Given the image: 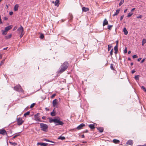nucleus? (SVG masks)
Wrapping results in <instances>:
<instances>
[{
  "mask_svg": "<svg viewBox=\"0 0 146 146\" xmlns=\"http://www.w3.org/2000/svg\"><path fill=\"white\" fill-rule=\"evenodd\" d=\"M48 119H49V122L50 123L54 122L55 126H63L64 125V122L60 121V118L59 117H55L53 119L49 117Z\"/></svg>",
  "mask_w": 146,
  "mask_h": 146,
  "instance_id": "f257e3e1",
  "label": "nucleus"
},
{
  "mask_svg": "<svg viewBox=\"0 0 146 146\" xmlns=\"http://www.w3.org/2000/svg\"><path fill=\"white\" fill-rule=\"evenodd\" d=\"M68 67V66L67 64H62L60 66L59 70L56 72L57 76H59L60 74L65 71Z\"/></svg>",
  "mask_w": 146,
  "mask_h": 146,
  "instance_id": "f03ea898",
  "label": "nucleus"
},
{
  "mask_svg": "<svg viewBox=\"0 0 146 146\" xmlns=\"http://www.w3.org/2000/svg\"><path fill=\"white\" fill-rule=\"evenodd\" d=\"M41 130L45 132L47 131L48 126L46 124L41 123L40 124Z\"/></svg>",
  "mask_w": 146,
  "mask_h": 146,
  "instance_id": "7ed1b4c3",
  "label": "nucleus"
},
{
  "mask_svg": "<svg viewBox=\"0 0 146 146\" xmlns=\"http://www.w3.org/2000/svg\"><path fill=\"white\" fill-rule=\"evenodd\" d=\"M14 90L19 92H21L22 93L24 92V90L19 84L15 86L14 87Z\"/></svg>",
  "mask_w": 146,
  "mask_h": 146,
  "instance_id": "20e7f679",
  "label": "nucleus"
},
{
  "mask_svg": "<svg viewBox=\"0 0 146 146\" xmlns=\"http://www.w3.org/2000/svg\"><path fill=\"white\" fill-rule=\"evenodd\" d=\"M39 114V113H37L34 115V120L37 121L42 122L41 120L40 119L39 117L38 116Z\"/></svg>",
  "mask_w": 146,
  "mask_h": 146,
  "instance_id": "39448f33",
  "label": "nucleus"
},
{
  "mask_svg": "<svg viewBox=\"0 0 146 146\" xmlns=\"http://www.w3.org/2000/svg\"><path fill=\"white\" fill-rule=\"evenodd\" d=\"M17 124L18 125H20L22 124L23 123V121L22 120V119L21 117L17 118Z\"/></svg>",
  "mask_w": 146,
  "mask_h": 146,
  "instance_id": "423d86ee",
  "label": "nucleus"
},
{
  "mask_svg": "<svg viewBox=\"0 0 146 146\" xmlns=\"http://www.w3.org/2000/svg\"><path fill=\"white\" fill-rule=\"evenodd\" d=\"M0 134L3 135H7V134L5 130L4 129H0Z\"/></svg>",
  "mask_w": 146,
  "mask_h": 146,
  "instance_id": "0eeeda50",
  "label": "nucleus"
},
{
  "mask_svg": "<svg viewBox=\"0 0 146 146\" xmlns=\"http://www.w3.org/2000/svg\"><path fill=\"white\" fill-rule=\"evenodd\" d=\"M23 28L21 25L20 26V27L18 28L17 30V31L19 33H23Z\"/></svg>",
  "mask_w": 146,
  "mask_h": 146,
  "instance_id": "6e6552de",
  "label": "nucleus"
},
{
  "mask_svg": "<svg viewBox=\"0 0 146 146\" xmlns=\"http://www.w3.org/2000/svg\"><path fill=\"white\" fill-rule=\"evenodd\" d=\"M85 124L82 123L80 125H79V126H78L76 128L78 130H80L81 129H82L83 127L85 126Z\"/></svg>",
  "mask_w": 146,
  "mask_h": 146,
  "instance_id": "1a4fd4ad",
  "label": "nucleus"
},
{
  "mask_svg": "<svg viewBox=\"0 0 146 146\" xmlns=\"http://www.w3.org/2000/svg\"><path fill=\"white\" fill-rule=\"evenodd\" d=\"M58 100L57 99H55L53 101L52 104L53 107H57V103Z\"/></svg>",
  "mask_w": 146,
  "mask_h": 146,
  "instance_id": "9d476101",
  "label": "nucleus"
},
{
  "mask_svg": "<svg viewBox=\"0 0 146 146\" xmlns=\"http://www.w3.org/2000/svg\"><path fill=\"white\" fill-rule=\"evenodd\" d=\"M48 144L45 143H38L37 145L42 146H47Z\"/></svg>",
  "mask_w": 146,
  "mask_h": 146,
  "instance_id": "9b49d317",
  "label": "nucleus"
},
{
  "mask_svg": "<svg viewBox=\"0 0 146 146\" xmlns=\"http://www.w3.org/2000/svg\"><path fill=\"white\" fill-rule=\"evenodd\" d=\"M12 27L11 25H9L7 27H6L5 29V31H7L11 29L12 28Z\"/></svg>",
  "mask_w": 146,
  "mask_h": 146,
  "instance_id": "f8f14e48",
  "label": "nucleus"
},
{
  "mask_svg": "<svg viewBox=\"0 0 146 146\" xmlns=\"http://www.w3.org/2000/svg\"><path fill=\"white\" fill-rule=\"evenodd\" d=\"M52 2L54 3H55V5L58 7L59 5V0H56L55 2L54 3V1H53Z\"/></svg>",
  "mask_w": 146,
  "mask_h": 146,
  "instance_id": "ddd939ff",
  "label": "nucleus"
},
{
  "mask_svg": "<svg viewBox=\"0 0 146 146\" xmlns=\"http://www.w3.org/2000/svg\"><path fill=\"white\" fill-rule=\"evenodd\" d=\"M133 141L131 140H128L126 144L128 145H132L133 144Z\"/></svg>",
  "mask_w": 146,
  "mask_h": 146,
  "instance_id": "4468645a",
  "label": "nucleus"
},
{
  "mask_svg": "<svg viewBox=\"0 0 146 146\" xmlns=\"http://www.w3.org/2000/svg\"><path fill=\"white\" fill-rule=\"evenodd\" d=\"M108 24V22L106 19H105L104 21L103 24V26H104L106 25H107Z\"/></svg>",
  "mask_w": 146,
  "mask_h": 146,
  "instance_id": "2eb2a0df",
  "label": "nucleus"
},
{
  "mask_svg": "<svg viewBox=\"0 0 146 146\" xmlns=\"http://www.w3.org/2000/svg\"><path fill=\"white\" fill-rule=\"evenodd\" d=\"M82 11L84 12H87L89 10V9L88 8L83 7L82 8Z\"/></svg>",
  "mask_w": 146,
  "mask_h": 146,
  "instance_id": "dca6fc26",
  "label": "nucleus"
},
{
  "mask_svg": "<svg viewBox=\"0 0 146 146\" xmlns=\"http://www.w3.org/2000/svg\"><path fill=\"white\" fill-rule=\"evenodd\" d=\"M19 7V5L18 4H17L15 5L14 8V10L15 11H16L18 10V7Z\"/></svg>",
  "mask_w": 146,
  "mask_h": 146,
  "instance_id": "f3484780",
  "label": "nucleus"
},
{
  "mask_svg": "<svg viewBox=\"0 0 146 146\" xmlns=\"http://www.w3.org/2000/svg\"><path fill=\"white\" fill-rule=\"evenodd\" d=\"M89 127L92 129H93L95 128L94 125V124H90L89 125Z\"/></svg>",
  "mask_w": 146,
  "mask_h": 146,
  "instance_id": "a211bd4d",
  "label": "nucleus"
},
{
  "mask_svg": "<svg viewBox=\"0 0 146 146\" xmlns=\"http://www.w3.org/2000/svg\"><path fill=\"white\" fill-rule=\"evenodd\" d=\"M113 141L114 143L115 144L118 143L120 142V141L119 140L116 139H113Z\"/></svg>",
  "mask_w": 146,
  "mask_h": 146,
  "instance_id": "6ab92c4d",
  "label": "nucleus"
},
{
  "mask_svg": "<svg viewBox=\"0 0 146 146\" xmlns=\"http://www.w3.org/2000/svg\"><path fill=\"white\" fill-rule=\"evenodd\" d=\"M123 31L125 35H127L128 33V32L126 29V28L125 27L123 28Z\"/></svg>",
  "mask_w": 146,
  "mask_h": 146,
  "instance_id": "aec40b11",
  "label": "nucleus"
},
{
  "mask_svg": "<svg viewBox=\"0 0 146 146\" xmlns=\"http://www.w3.org/2000/svg\"><path fill=\"white\" fill-rule=\"evenodd\" d=\"M98 129V131L101 133L102 132L104 131V129L102 127H98L97 128Z\"/></svg>",
  "mask_w": 146,
  "mask_h": 146,
  "instance_id": "412c9836",
  "label": "nucleus"
},
{
  "mask_svg": "<svg viewBox=\"0 0 146 146\" xmlns=\"http://www.w3.org/2000/svg\"><path fill=\"white\" fill-rule=\"evenodd\" d=\"M58 139H61L62 140H64L65 139V137L64 136H60L58 138Z\"/></svg>",
  "mask_w": 146,
  "mask_h": 146,
  "instance_id": "4be33fe9",
  "label": "nucleus"
},
{
  "mask_svg": "<svg viewBox=\"0 0 146 146\" xmlns=\"http://www.w3.org/2000/svg\"><path fill=\"white\" fill-rule=\"evenodd\" d=\"M54 110L53 111L51 112L50 113L51 115L52 116H54L56 115L55 112L54 111Z\"/></svg>",
  "mask_w": 146,
  "mask_h": 146,
  "instance_id": "5701e85b",
  "label": "nucleus"
},
{
  "mask_svg": "<svg viewBox=\"0 0 146 146\" xmlns=\"http://www.w3.org/2000/svg\"><path fill=\"white\" fill-rule=\"evenodd\" d=\"M12 36V35L10 34L8 36H5V38L6 39H8L10 38H11V37Z\"/></svg>",
  "mask_w": 146,
  "mask_h": 146,
  "instance_id": "b1692460",
  "label": "nucleus"
},
{
  "mask_svg": "<svg viewBox=\"0 0 146 146\" xmlns=\"http://www.w3.org/2000/svg\"><path fill=\"white\" fill-rule=\"evenodd\" d=\"M139 75H137L135 76L134 77V78L136 80H139Z\"/></svg>",
  "mask_w": 146,
  "mask_h": 146,
  "instance_id": "393cba45",
  "label": "nucleus"
},
{
  "mask_svg": "<svg viewBox=\"0 0 146 146\" xmlns=\"http://www.w3.org/2000/svg\"><path fill=\"white\" fill-rule=\"evenodd\" d=\"M9 143L11 145H13V146H15L17 145V143L16 142H9Z\"/></svg>",
  "mask_w": 146,
  "mask_h": 146,
  "instance_id": "a878e982",
  "label": "nucleus"
},
{
  "mask_svg": "<svg viewBox=\"0 0 146 146\" xmlns=\"http://www.w3.org/2000/svg\"><path fill=\"white\" fill-rule=\"evenodd\" d=\"M146 43V40L145 38H143L142 40V45L143 46L144 44Z\"/></svg>",
  "mask_w": 146,
  "mask_h": 146,
  "instance_id": "bb28decb",
  "label": "nucleus"
},
{
  "mask_svg": "<svg viewBox=\"0 0 146 146\" xmlns=\"http://www.w3.org/2000/svg\"><path fill=\"white\" fill-rule=\"evenodd\" d=\"M120 11V9H117L116 10V11L115 13V15H118V14L119 13Z\"/></svg>",
  "mask_w": 146,
  "mask_h": 146,
  "instance_id": "cd10ccee",
  "label": "nucleus"
},
{
  "mask_svg": "<svg viewBox=\"0 0 146 146\" xmlns=\"http://www.w3.org/2000/svg\"><path fill=\"white\" fill-rule=\"evenodd\" d=\"M124 0H121L120 3H119V5L121 6L124 2Z\"/></svg>",
  "mask_w": 146,
  "mask_h": 146,
  "instance_id": "c85d7f7f",
  "label": "nucleus"
},
{
  "mask_svg": "<svg viewBox=\"0 0 146 146\" xmlns=\"http://www.w3.org/2000/svg\"><path fill=\"white\" fill-rule=\"evenodd\" d=\"M29 114L30 112L29 111H28L24 114V116L25 117H26V116H27V115H29Z\"/></svg>",
  "mask_w": 146,
  "mask_h": 146,
  "instance_id": "c756f323",
  "label": "nucleus"
},
{
  "mask_svg": "<svg viewBox=\"0 0 146 146\" xmlns=\"http://www.w3.org/2000/svg\"><path fill=\"white\" fill-rule=\"evenodd\" d=\"M111 47H112V46L111 45V44H109L108 45V51H109L110 50Z\"/></svg>",
  "mask_w": 146,
  "mask_h": 146,
  "instance_id": "7c9ffc66",
  "label": "nucleus"
},
{
  "mask_svg": "<svg viewBox=\"0 0 146 146\" xmlns=\"http://www.w3.org/2000/svg\"><path fill=\"white\" fill-rule=\"evenodd\" d=\"M133 14V13H128V14L127 16V17H131Z\"/></svg>",
  "mask_w": 146,
  "mask_h": 146,
  "instance_id": "2f4dec72",
  "label": "nucleus"
},
{
  "mask_svg": "<svg viewBox=\"0 0 146 146\" xmlns=\"http://www.w3.org/2000/svg\"><path fill=\"white\" fill-rule=\"evenodd\" d=\"M118 46H117V45H116L114 47V50H118Z\"/></svg>",
  "mask_w": 146,
  "mask_h": 146,
  "instance_id": "473e14b6",
  "label": "nucleus"
},
{
  "mask_svg": "<svg viewBox=\"0 0 146 146\" xmlns=\"http://www.w3.org/2000/svg\"><path fill=\"white\" fill-rule=\"evenodd\" d=\"M44 140L45 141H46L52 142V143H55V142L51 141H50V140H48V139H45Z\"/></svg>",
  "mask_w": 146,
  "mask_h": 146,
  "instance_id": "72a5a7b5",
  "label": "nucleus"
},
{
  "mask_svg": "<svg viewBox=\"0 0 146 146\" xmlns=\"http://www.w3.org/2000/svg\"><path fill=\"white\" fill-rule=\"evenodd\" d=\"M44 37V35L43 34H41L40 35V38L43 39Z\"/></svg>",
  "mask_w": 146,
  "mask_h": 146,
  "instance_id": "f704fd0d",
  "label": "nucleus"
},
{
  "mask_svg": "<svg viewBox=\"0 0 146 146\" xmlns=\"http://www.w3.org/2000/svg\"><path fill=\"white\" fill-rule=\"evenodd\" d=\"M141 88L144 90V91L145 92H146V89H145V88L143 86H142L141 87Z\"/></svg>",
  "mask_w": 146,
  "mask_h": 146,
  "instance_id": "c9c22d12",
  "label": "nucleus"
},
{
  "mask_svg": "<svg viewBox=\"0 0 146 146\" xmlns=\"http://www.w3.org/2000/svg\"><path fill=\"white\" fill-rule=\"evenodd\" d=\"M2 34L3 35H5L7 34V33L6 32L7 31H5V30H4L3 31Z\"/></svg>",
  "mask_w": 146,
  "mask_h": 146,
  "instance_id": "e433bc0d",
  "label": "nucleus"
},
{
  "mask_svg": "<svg viewBox=\"0 0 146 146\" xmlns=\"http://www.w3.org/2000/svg\"><path fill=\"white\" fill-rule=\"evenodd\" d=\"M35 103H33L32 104H31V105L30 107V108H33V107H34V106H35Z\"/></svg>",
  "mask_w": 146,
  "mask_h": 146,
  "instance_id": "4c0bfd02",
  "label": "nucleus"
},
{
  "mask_svg": "<svg viewBox=\"0 0 146 146\" xmlns=\"http://www.w3.org/2000/svg\"><path fill=\"white\" fill-rule=\"evenodd\" d=\"M113 26L112 25H109L108 27V29L109 30H111V28Z\"/></svg>",
  "mask_w": 146,
  "mask_h": 146,
  "instance_id": "58836bf2",
  "label": "nucleus"
},
{
  "mask_svg": "<svg viewBox=\"0 0 146 146\" xmlns=\"http://www.w3.org/2000/svg\"><path fill=\"white\" fill-rule=\"evenodd\" d=\"M124 15H123L121 16L120 18V21H121L122 20L123 18L124 17Z\"/></svg>",
  "mask_w": 146,
  "mask_h": 146,
  "instance_id": "ea45409f",
  "label": "nucleus"
},
{
  "mask_svg": "<svg viewBox=\"0 0 146 146\" xmlns=\"http://www.w3.org/2000/svg\"><path fill=\"white\" fill-rule=\"evenodd\" d=\"M143 17L142 15H140L139 16H137L136 17L138 19H141Z\"/></svg>",
  "mask_w": 146,
  "mask_h": 146,
  "instance_id": "a19ab883",
  "label": "nucleus"
},
{
  "mask_svg": "<svg viewBox=\"0 0 146 146\" xmlns=\"http://www.w3.org/2000/svg\"><path fill=\"white\" fill-rule=\"evenodd\" d=\"M113 49L111 50L110 51V54L111 56L113 54Z\"/></svg>",
  "mask_w": 146,
  "mask_h": 146,
  "instance_id": "79ce46f5",
  "label": "nucleus"
},
{
  "mask_svg": "<svg viewBox=\"0 0 146 146\" xmlns=\"http://www.w3.org/2000/svg\"><path fill=\"white\" fill-rule=\"evenodd\" d=\"M133 58H135L137 57V56L136 55H134L133 56Z\"/></svg>",
  "mask_w": 146,
  "mask_h": 146,
  "instance_id": "37998d69",
  "label": "nucleus"
},
{
  "mask_svg": "<svg viewBox=\"0 0 146 146\" xmlns=\"http://www.w3.org/2000/svg\"><path fill=\"white\" fill-rule=\"evenodd\" d=\"M127 52V48L126 47L125 50H124V53H126Z\"/></svg>",
  "mask_w": 146,
  "mask_h": 146,
  "instance_id": "c03bdc74",
  "label": "nucleus"
},
{
  "mask_svg": "<svg viewBox=\"0 0 146 146\" xmlns=\"http://www.w3.org/2000/svg\"><path fill=\"white\" fill-rule=\"evenodd\" d=\"M3 19L4 20L6 21L8 19V18L6 17H3Z\"/></svg>",
  "mask_w": 146,
  "mask_h": 146,
  "instance_id": "a18cd8bd",
  "label": "nucleus"
},
{
  "mask_svg": "<svg viewBox=\"0 0 146 146\" xmlns=\"http://www.w3.org/2000/svg\"><path fill=\"white\" fill-rule=\"evenodd\" d=\"M112 65H113V64H111L110 68L112 70H114V69L113 68V67Z\"/></svg>",
  "mask_w": 146,
  "mask_h": 146,
  "instance_id": "49530a36",
  "label": "nucleus"
},
{
  "mask_svg": "<svg viewBox=\"0 0 146 146\" xmlns=\"http://www.w3.org/2000/svg\"><path fill=\"white\" fill-rule=\"evenodd\" d=\"M56 94H52V96H51V98H53L56 96Z\"/></svg>",
  "mask_w": 146,
  "mask_h": 146,
  "instance_id": "de8ad7c7",
  "label": "nucleus"
},
{
  "mask_svg": "<svg viewBox=\"0 0 146 146\" xmlns=\"http://www.w3.org/2000/svg\"><path fill=\"white\" fill-rule=\"evenodd\" d=\"M145 58H144L140 62V63H143L145 59Z\"/></svg>",
  "mask_w": 146,
  "mask_h": 146,
  "instance_id": "09e8293b",
  "label": "nucleus"
},
{
  "mask_svg": "<svg viewBox=\"0 0 146 146\" xmlns=\"http://www.w3.org/2000/svg\"><path fill=\"white\" fill-rule=\"evenodd\" d=\"M46 117L45 116H43L42 117V119H46Z\"/></svg>",
  "mask_w": 146,
  "mask_h": 146,
  "instance_id": "8fccbe9b",
  "label": "nucleus"
},
{
  "mask_svg": "<svg viewBox=\"0 0 146 146\" xmlns=\"http://www.w3.org/2000/svg\"><path fill=\"white\" fill-rule=\"evenodd\" d=\"M13 14V12L12 11H11L9 12V15H12Z\"/></svg>",
  "mask_w": 146,
  "mask_h": 146,
  "instance_id": "3c124183",
  "label": "nucleus"
},
{
  "mask_svg": "<svg viewBox=\"0 0 146 146\" xmlns=\"http://www.w3.org/2000/svg\"><path fill=\"white\" fill-rule=\"evenodd\" d=\"M23 35H24V33H21V34L20 35V38L22 37V36H23Z\"/></svg>",
  "mask_w": 146,
  "mask_h": 146,
  "instance_id": "603ef678",
  "label": "nucleus"
},
{
  "mask_svg": "<svg viewBox=\"0 0 146 146\" xmlns=\"http://www.w3.org/2000/svg\"><path fill=\"white\" fill-rule=\"evenodd\" d=\"M135 72V71L134 70H132L131 71V73L132 74L134 73Z\"/></svg>",
  "mask_w": 146,
  "mask_h": 146,
  "instance_id": "864d4df0",
  "label": "nucleus"
},
{
  "mask_svg": "<svg viewBox=\"0 0 146 146\" xmlns=\"http://www.w3.org/2000/svg\"><path fill=\"white\" fill-rule=\"evenodd\" d=\"M63 64H68V63L67 61H65Z\"/></svg>",
  "mask_w": 146,
  "mask_h": 146,
  "instance_id": "5fc2aeb1",
  "label": "nucleus"
},
{
  "mask_svg": "<svg viewBox=\"0 0 146 146\" xmlns=\"http://www.w3.org/2000/svg\"><path fill=\"white\" fill-rule=\"evenodd\" d=\"M117 52H118V50H115V52H114L115 54H116L117 53Z\"/></svg>",
  "mask_w": 146,
  "mask_h": 146,
  "instance_id": "6e6d98bb",
  "label": "nucleus"
},
{
  "mask_svg": "<svg viewBox=\"0 0 146 146\" xmlns=\"http://www.w3.org/2000/svg\"><path fill=\"white\" fill-rule=\"evenodd\" d=\"M135 9V8H133L131 9V12H132V11H134Z\"/></svg>",
  "mask_w": 146,
  "mask_h": 146,
  "instance_id": "4d7b16f0",
  "label": "nucleus"
},
{
  "mask_svg": "<svg viewBox=\"0 0 146 146\" xmlns=\"http://www.w3.org/2000/svg\"><path fill=\"white\" fill-rule=\"evenodd\" d=\"M127 9H125L124 10V13H125L127 12Z\"/></svg>",
  "mask_w": 146,
  "mask_h": 146,
  "instance_id": "13d9d810",
  "label": "nucleus"
},
{
  "mask_svg": "<svg viewBox=\"0 0 146 146\" xmlns=\"http://www.w3.org/2000/svg\"><path fill=\"white\" fill-rule=\"evenodd\" d=\"M45 109L46 111H48L49 110V109L47 108H45Z\"/></svg>",
  "mask_w": 146,
  "mask_h": 146,
  "instance_id": "bf43d9fd",
  "label": "nucleus"
},
{
  "mask_svg": "<svg viewBox=\"0 0 146 146\" xmlns=\"http://www.w3.org/2000/svg\"><path fill=\"white\" fill-rule=\"evenodd\" d=\"M141 58H138V60H137V61H140L141 60Z\"/></svg>",
  "mask_w": 146,
  "mask_h": 146,
  "instance_id": "052dcab7",
  "label": "nucleus"
},
{
  "mask_svg": "<svg viewBox=\"0 0 146 146\" xmlns=\"http://www.w3.org/2000/svg\"><path fill=\"white\" fill-rule=\"evenodd\" d=\"M116 45H117V46H118V40H117L116 41Z\"/></svg>",
  "mask_w": 146,
  "mask_h": 146,
  "instance_id": "680f3d73",
  "label": "nucleus"
},
{
  "mask_svg": "<svg viewBox=\"0 0 146 146\" xmlns=\"http://www.w3.org/2000/svg\"><path fill=\"white\" fill-rule=\"evenodd\" d=\"M81 137L82 138H84L85 137V136L84 134H83L82 135Z\"/></svg>",
  "mask_w": 146,
  "mask_h": 146,
  "instance_id": "e2e57ef3",
  "label": "nucleus"
},
{
  "mask_svg": "<svg viewBox=\"0 0 146 146\" xmlns=\"http://www.w3.org/2000/svg\"><path fill=\"white\" fill-rule=\"evenodd\" d=\"M17 136L16 135H15L13 137V139H15L16 137H17Z\"/></svg>",
  "mask_w": 146,
  "mask_h": 146,
  "instance_id": "0e129e2a",
  "label": "nucleus"
},
{
  "mask_svg": "<svg viewBox=\"0 0 146 146\" xmlns=\"http://www.w3.org/2000/svg\"><path fill=\"white\" fill-rule=\"evenodd\" d=\"M8 48V47H7L6 48H4L3 49V50H5L7 49V48Z\"/></svg>",
  "mask_w": 146,
  "mask_h": 146,
  "instance_id": "69168bd1",
  "label": "nucleus"
},
{
  "mask_svg": "<svg viewBox=\"0 0 146 146\" xmlns=\"http://www.w3.org/2000/svg\"><path fill=\"white\" fill-rule=\"evenodd\" d=\"M131 53V52L130 51H129L128 52V54H130Z\"/></svg>",
  "mask_w": 146,
  "mask_h": 146,
  "instance_id": "338daca9",
  "label": "nucleus"
},
{
  "mask_svg": "<svg viewBox=\"0 0 146 146\" xmlns=\"http://www.w3.org/2000/svg\"><path fill=\"white\" fill-rule=\"evenodd\" d=\"M15 135L17 136V137L18 136H19V134H17V135Z\"/></svg>",
  "mask_w": 146,
  "mask_h": 146,
  "instance_id": "774afa93",
  "label": "nucleus"
}]
</instances>
